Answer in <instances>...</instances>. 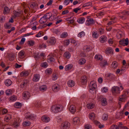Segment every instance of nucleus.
<instances>
[{
	"mask_svg": "<svg viewBox=\"0 0 129 129\" xmlns=\"http://www.w3.org/2000/svg\"><path fill=\"white\" fill-rule=\"evenodd\" d=\"M94 105L93 104H88L87 105V108L88 109H92L94 107Z\"/></svg>",
	"mask_w": 129,
	"mask_h": 129,
	"instance_id": "nucleus-40",
	"label": "nucleus"
},
{
	"mask_svg": "<svg viewBox=\"0 0 129 129\" xmlns=\"http://www.w3.org/2000/svg\"><path fill=\"white\" fill-rule=\"evenodd\" d=\"M29 74L28 72L27 71L22 72L20 73V76L21 77L23 76H27Z\"/></svg>",
	"mask_w": 129,
	"mask_h": 129,
	"instance_id": "nucleus-30",
	"label": "nucleus"
},
{
	"mask_svg": "<svg viewBox=\"0 0 129 129\" xmlns=\"http://www.w3.org/2000/svg\"><path fill=\"white\" fill-rule=\"evenodd\" d=\"M90 47L89 46H85L83 48V50L84 51H86V52L90 50L89 49Z\"/></svg>",
	"mask_w": 129,
	"mask_h": 129,
	"instance_id": "nucleus-49",
	"label": "nucleus"
},
{
	"mask_svg": "<svg viewBox=\"0 0 129 129\" xmlns=\"http://www.w3.org/2000/svg\"><path fill=\"white\" fill-rule=\"evenodd\" d=\"M21 106V104L19 102L16 103L14 104V106L15 107H17V106L20 107Z\"/></svg>",
	"mask_w": 129,
	"mask_h": 129,
	"instance_id": "nucleus-58",
	"label": "nucleus"
},
{
	"mask_svg": "<svg viewBox=\"0 0 129 129\" xmlns=\"http://www.w3.org/2000/svg\"><path fill=\"white\" fill-rule=\"evenodd\" d=\"M26 118L28 120H33L35 119V117L32 114L29 115H26L25 116Z\"/></svg>",
	"mask_w": 129,
	"mask_h": 129,
	"instance_id": "nucleus-22",
	"label": "nucleus"
},
{
	"mask_svg": "<svg viewBox=\"0 0 129 129\" xmlns=\"http://www.w3.org/2000/svg\"><path fill=\"white\" fill-rule=\"evenodd\" d=\"M47 88L46 86L45 85H42L40 87V91H44L46 90Z\"/></svg>",
	"mask_w": 129,
	"mask_h": 129,
	"instance_id": "nucleus-32",
	"label": "nucleus"
},
{
	"mask_svg": "<svg viewBox=\"0 0 129 129\" xmlns=\"http://www.w3.org/2000/svg\"><path fill=\"white\" fill-rule=\"evenodd\" d=\"M55 60V59L52 57L50 56L48 59V62H54Z\"/></svg>",
	"mask_w": 129,
	"mask_h": 129,
	"instance_id": "nucleus-42",
	"label": "nucleus"
},
{
	"mask_svg": "<svg viewBox=\"0 0 129 129\" xmlns=\"http://www.w3.org/2000/svg\"><path fill=\"white\" fill-rule=\"evenodd\" d=\"M104 30L102 28H100L98 30V33L100 35H102L104 33Z\"/></svg>",
	"mask_w": 129,
	"mask_h": 129,
	"instance_id": "nucleus-45",
	"label": "nucleus"
},
{
	"mask_svg": "<svg viewBox=\"0 0 129 129\" xmlns=\"http://www.w3.org/2000/svg\"><path fill=\"white\" fill-rule=\"evenodd\" d=\"M73 66L72 64H69L68 65H67L65 68V70L67 71L68 70L71 69L72 67Z\"/></svg>",
	"mask_w": 129,
	"mask_h": 129,
	"instance_id": "nucleus-34",
	"label": "nucleus"
},
{
	"mask_svg": "<svg viewBox=\"0 0 129 129\" xmlns=\"http://www.w3.org/2000/svg\"><path fill=\"white\" fill-rule=\"evenodd\" d=\"M43 35V33L41 32H39L38 34L36 35V37H40L42 36Z\"/></svg>",
	"mask_w": 129,
	"mask_h": 129,
	"instance_id": "nucleus-59",
	"label": "nucleus"
},
{
	"mask_svg": "<svg viewBox=\"0 0 129 129\" xmlns=\"http://www.w3.org/2000/svg\"><path fill=\"white\" fill-rule=\"evenodd\" d=\"M85 35V34L84 32L82 31L78 35V37L81 38L82 37L84 36Z\"/></svg>",
	"mask_w": 129,
	"mask_h": 129,
	"instance_id": "nucleus-41",
	"label": "nucleus"
},
{
	"mask_svg": "<svg viewBox=\"0 0 129 129\" xmlns=\"http://www.w3.org/2000/svg\"><path fill=\"white\" fill-rule=\"evenodd\" d=\"M20 14V12H16L15 11L14 13V14L15 17H18L19 14Z\"/></svg>",
	"mask_w": 129,
	"mask_h": 129,
	"instance_id": "nucleus-63",
	"label": "nucleus"
},
{
	"mask_svg": "<svg viewBox=\"0 0 129 129\" xmlns=\"http://www.w3.org/2000/svg\"><path fill=\"white\" fill-rule=\"evenodd\" d=\"M47 21V20L45 18V17L44 16L41 18L39 22L41 24H44Z\"/></svg>",
	"mask_w": 129,
	"mask_h": 129,
	"instance_id": "nucleus-14",
	"label": "nucleus"
},
{
	"mask_svg": "<svg viewBox=\"0 0 129 129\" xmlns=\"http://www.w3.org/2000/svg\"><path fill=\"white\" fill-rule=\"evenodd\" d=\"M118 65V63L116 61H113L112 64V67L115 68H116Z\"/></svg>",
	"mask_w": 129,
	"mask_h": 129,
	"instance_id": "nucleus-38",
	"label": "nucleus"
},
{
	"mask_svg": "<svg viewBox=\"0 0 129 129\" xmlns=\"http://www.w3.org/2000/svg\"><path fill=\"white\" fill-rule=\"evenodd\" d=\"M30 122L28 121H26L23 123V125L24 126H28L30 125Z\"/></svg>",
	"mask_w": 129,
	"mask_h": 129,
	"instance_id": "nucleus-31",
	"label": "nucleus"
},
{
	"mask_svg": "<svg viewBox=\"0 0 129 129\" xmlns=\"http://www.w3.org/2000/svg\"><path fill=\"white\" fill-rule=\"evenodd\" d=\"M105 52L108 54H113V49L110 47H109L107 48L105 50Z\"/></svg>",
	"mask_w": 129,
	"mask_h": 129,
	"instance_id": "nucleus-7",
	"label": "nucleus"
},
{
	"mask_svg": "<svg viewBox=\"0 0 129 129\" xmlns=\"http://www.w3.org/2000/svg\"><path fill=\"white\" fill-rule=\"evenodd\" d=\"M111 90L113 94L119 93L120 91V88L117 86H116L112 87Z\"/></svg>",
	"mask_w": 129,
	"mask_h": 129,
	"instance_id": "nucleus-4",
	"label": "nucleus"
},
{
	"mask_svg": "<svg viewBox=\"0 0 129 129\" xmlns=\"http://www.w3.org/2000/svg\"><path fill=\"white\" fill-rule=\"evenodd\" d=\"M85 21V18L83 17H81L77 20V22L79 23H83Z\"/></svg>",
	"mask_w": 129,
	"mask_h": 129,
	"instance_id": "nucleus-21",
	"label": "nucleus"
},
{
	"mask_svg": "<svg viewBox=\"0 0 129 129\" xmlns=\"http://www.w3.org/2000/svg\"><path fill=\"white\" fill-rule=\"evenodd\" d=\"M25 55L24 51L23 50L21 51L19 53V55L20 58H22L24 57Z\"/></svg>",
	"mask_w": 129,
	"mask_h": 129,
	"instance_id": "nucleus-29",
	"label": "nucleus"
},
{
	"mask_svg": "<svg viewBox=\"0 0 129 129\" xmlns=\"http://www.w3.org/2000/svg\"><path fill=\"white\" fill-rule=\"evenodd\" d=\"M125 41L124 40H120L119 42V44L122 45H124Z\"/></svg>",
	"mask_w": 129,
	"mask_h": 129,
	"instance_id": "nucleus-54",
	"label": "nucleus"
},
{
	"mask_svg": "<svg viewBox=\"0 0 129 129\" xmlns=\"http://www.w3.org/2000/svg\"><path fill=\"white\" fill-rule=\"evenodd\" d=\"M100 64L101 66L103 67H105L106 65H108L107 61L105 60H102Z\"/></svg>",
	"mask_w": 129,
	"mask_h": 129,
	"instance_id": "nucleus-23",
	"label": "nucleus"
},
{
	"mask_svg": "<svg viewBox=\"0 0 129 129\" xmlns=\"http://www.w3.org/2000/svg\"><path fill=\"white\" fill-rule=\"evenodd\" d=\"M94 122L95 124L96 125H98L99 128H103L104 127V125H101L100 123L97 121L94 120Z\"/></svg>",
	"mask_w": 129,
	"mask_h": 129,
	"instance_id": "nucleus-28",
	"label": "nucleus"
},
{
	"mask_svg": "<svg viewBox=\"0 0 129 129\" xmlns=\"http://www.w3.org/2000/svg\"><path fill=\"white\" fill-rule=\"evenodd\" d=\"M92 5L91 3L90 2H89L87 3H85L83 6V7H85L87 6H90Z\"/></svg>",
	"mask_w": 129,
	"mask_h": 129,
	"instance_id": "nucleus-62",
	"label": "nucleus"
},
{
	"mask_svg": "<svg viewBox=\"0 0 129 129\" xmlns=\"http://www.w3.org/2000/svg\"><path fill=\"white\" fill-rule=\"evenodd\" d=\"M20 124L19 123V122H18L17 121H15L14 123V126H15L16 127L18 126Z\"/></svg>",
	"mask_w": 129,
	"mask_h": 129,
	"instance_id": "nucleus-50",
	"label": "nucleus"
},
{
	"mask_svg": "<svg viewBox=\"0 0 129 129\" xmlns=\"http://www.w3.org/2000/svg\"><path fill=\"white\" fill-rule=\"evenodd\" d=\"M29 83V81L27 80H23L21 84L20 85V87L21 88H23L24 86H26L27 85V84Z\"/></svg>",
	"mask_w": 129,
	"mask_h": 129,
	"instance_id": "nucleus-8",
	"label": "nucleus"
},
{
	"mask_svg": "<svg viewBox=\"0 0 129 129\" xmlns=\"http://www.w3.org/2000/svg\"><path fill=\"white\" fill-rule=\"evenodd\" d=\"M44 16L45 17V18L48 20V19H49L50 20V19H51V17L52 16V14H51L50 13H46L45 14H44Z\"/></svg>",
	"mask_w": 129,
	"mask_h": 129,
	"instance_id": "nucleus-13",
	"label": "nucleus"
},
{
	"mask_svg": "<svg viewBox=\"0 0 129 129\" xmlns=\"http://www.w3.org/2000/svg\"><path fill=\"white\" fill-rule=\"evenodd\" d=\"M10 11V9L7 6L4 7V10L3 12V14H5L9 13Z\"/></svg>",
	"mask_w": 129,
	"mask_h": 129,
	"instance_id": "nucleus-24",
	"label": "nucleus"
},
{
	"mask_svg": "<svg viewBox=\"0 0 129 129\" xmlns=\"http://www.w3.org/2000/svg\"><path fill=\"white\" fill-rule=\"evenodd\" d=\"M87 79L86 76H84L81 78V82L82 84L84 85L86 84L87 81Z\"/></svg>",
	"mask_w": 129,
	"mask_h": 129,
	"instance_id": "nucleus-12",
	"label": "nucleus"
},
{
	"mask_svg": "<svg viewBox=\"0 0 129 129\" xmlns=\"http://www.w3.org/2000/svg\"><path fill=\"white\" fill-rule=\"evenodd\" d=\"M126 98V96L125 95H122L120 97L119 100L120 101L124 102Z\"/></svg>",
	"mask_w": 129,
	"mask_h": 129,
	"instance_id": "nucleus-25",
	"label": "nucleus"
},
{
	"mask_svg": "<svg viewBox=\"0 0 129 129\" xmlns=\"http://www.w3.org/2000/svg\"><path fill=\"white\" fill-rule=\"evenodd\" d=\"M27 43L29 46H33L34 45L35 42L33 40H30L28 41Z\"/></svg>",
	"mask_w": 129,
	"mask_h": 129,
	"instance_id": "nucleus-39",
	"label": "nucleus"
},
{
	"mask_svg": "<svg viewBox=\"0 0 129 129\" xmlns=\"http://www.w3.org/2000/svg\"><path fill=\"white\" fill-rule=\"evenodd\" d=\"M52 72V70L50 69H47L45 70V72L47 74L49 75L51 74Z\"/></svg>",
	"mask_w": 129,
	"mask_h": 129,
	"instance_id": "nucleus-33",
	"label": "nucleus"
},
{
	"mask_svg": "<svg viewBox=\"0 0 129 129\" xmlns=\"http://www.w3.org/2000/svg\"><path fill=\"white\" fill-rule=\"evenodd\" d=\"M29 93L28 92L25 91L23 92V96L24 97V99H28L29 97Z\"/></svg>",
	"mask_w": 129,
	"mask_h": 129,
	"instance_id": "nucleus-11",
	"label": "nucleus"
},
{
	"mask_svg": "<svg viewBox=\"0 0 129 129\" xmlns=\"http://www.w3.org/2000/svg\"><path fill=\"white\" fill-rule=\"evenodd\" d=\"M52 16L51 17V19H50V21H52L53 20L57 19L56 17H55V15H54L52 14Z\"/></svg>",
	"mask_w": 129,
	"mask_h": 129,
	"instance_id": "nucleus-57",
	"label": "nucleus"
},
{
	"mask_svg": "<svg viewBox=\"0 0 129 129\" xmlns=\"http://www.w3.org/2000/svg\"><path fill=\"white\" fill-rule=\"evenodd\" d=\"M48 43H49L50 45H54L56 43V39L53 37L50 38L47 41Z\"/></svg>",
	"mask_w": 129,
	"mask_h": 129,
	"instance_id": "nucleus-5",
	"label": "nucleus"
},
{
	"mask_svg": "<svg viewBox=\"0 0 129 129\" xmlns=\"http://www.w3.org/2000/svg\"><path fill=\"white\" fill-rule=\"evenodd\" d=\"M35 105L36 107L39 108L41 106V103L40 101L36 102L35 104Z\"/></svg>",
	"mask_w": 129,
	"mask_h": 129,
	"instance_id": "nucleus-36",
	"label": "nucleus"
},
{
	"mask_svg": "<svg viewBox=\"0 0 129 129\" xmlns=\"http://www.w3.org/2000/svg\"><path fill=\"white\" fill-rule=\"evenodd\" d=\"M11 90L9 89L7 90L6 91L5 93L7 95H9L11 94Z\"/></svg>",
	"mask_w": 129,
	"mask_h": 129,
	"instance_id": "nucleus-56",
	"label": "nucleus"
},
{
	"mask_svg": "<svg viewBox=\"0 0 129 129\" xmlns=\"http://www.w3.org/2000/svg\"><path fill=\"white\" fill-rule=\"evenodd\" d=\"M40 78V76L39 74H35L33 79V81L34 82H37L39 80Z\"/></svg>",
	"mask_w": 129,
	"mask_h": 129,
	"instance_id": "nucleus-10",
	"label": "nucleus"
},
{
	"mask_svg": "<svg viewBox=\"0 0 129 129\" xmlns=\"http://www.w3.org/2000/svg\"><path fill=\"white\" fill-rule=\"evenodd\" d=\"M15 55L14 54H11L9 57V59L10 61H12L15 59Z\"/></svg>",
	"mask_w": 129,
	"mask_h": 129,
	"instance_id": "nucleus-37",
	"label": "nucleus"
},
{
	"mask_svg": "<svg viewBox=\"0 0 129 129\" xmlns=\"http://www.w3.org/2000/svg\"><path fill=\"white\" fill-rule=\"evenodd\" d=\"M86 61V60L85 59L82 58L79 60L78 61V62L81 65H82L85 63Z\"/></svg>",
	"mask_w": 129,
	"mask_h": 129,
	"instance_id": "nucleus-26",
	"label": "nucleus"
},
{
	"mask_svg": "<svg viewBox=\"0 0 129 129\" xmlns=\"http://www.w3.org/2000/svg\"><path fill=\"white\" fill-rule=\"evenodd\" d=\"M95 117V114L93 113H91L90 114L89 116V118L91 120L94 119Z\"/></svg>",
	"mask_w": 129,
	"mask_h": 129,
	"instance_id": "nucleus-35",
	"label": "nucleus"
},
{
	"mask_svg": "<svg viewBox=\"0 0 129 129\" xmlns=\"http://www.w3.org/2000/svg\"><path fill=\"white\" fill-rule=\"evenodd\" d=\"M94 23V21L93 19L88 18L86 21V25L87 26H89Z\"/></svg>",
	"mask_w": 129,
	"mask_h": 129,
	"instance_id": "nucleus-6",
	"label": "nucleus"
},
{
	"mask_svg": "<svg viewBox=\"0 0 129 129\" xmlns=\"http://www.w3.org/2000/svg\"><path fill=\"white\" fill-rule=\"evenodd\" d=\"M70 42V40H67L64 41V44L65 45L68 46Z\"/></svg>",
	"mask_w": 129,
	"mask_h": 129,
	"instance_id": "nucleus-60",
	"label": "nucleus"
},
{
	"mask_svg": "<svg viewBox=\"0 0 129 129\" xmlns=\"http://www.w3.org/2000/svg\"><path fill=\"white\" fill-rule=\"evenodd\" d=\"M69 109L70 112L73 114L76 111V107L74 105H71L69 107Z\"/></svg>",
	"mask_w": 129,
	"mask_h": 129,
	"instance_id": "nucleus-9",
	"label": "nucleus"
},
{
	"mask_svg": "<svg viewBox=\"0 0 129 129\" xmlns=\"http://www.w3.org/2000/svg\"><path fill=\"white\" fill-rule=\"evenodd\" d=\"M111 129H118V127H117V125H112L111 127Z\"/></svg>",
	"mask_w": 129,
	"mask_h": 129,
	"instance_id": "nucleus-64",
	"label": "nucleus"
},
{
	"mask_svg": "<svg viewBox=\"0 0 129 129\" xmlns=\"http://www.w3.org/2000/svg\"><path fill=\"white\" fill-rule=\"evenodd\" d=\"M5 26L8 29H10L11 27L10 24L9 23H7Z\"/></svg>",
	"mask_w": 129,
	"mask_h": 129,
	"instance_id": "nucleus-55",
	"label": "nucleus"
},
{
	"mask_svg": "<svg viewBox=\"0 0 129 129\" xmlns=\"http://www.w3.org/2000/svg\"><path fill=\"white\" fill-rule=\"evenodd\" d=\"M95 58H97L99 60H101L102 59V56L100 55H96L95 56Z\"/></svg>",
	"mask_w": 129,
	"mask_h": 129,
	"instance_id": "nucleus-51",
	"label": "nucleus"
},
{
	"mask_svg": "<svg viewBox=\"0 0 129 129\" xmlns=\"http://www.w3.org/2000/svg\"><path fill=\"white\" fill-rule=\"evenodd\" d=\"M70 127V124L68 122H63L61 126V129H69Z\"/></svg>",
	"mask_w": 129,
	"mask_h": 129,
	"instance_id": "nucleus-2",
	"label": "nucleus"
},
{
	"mask_svg": "<svg viewBox=\"0 0 129 129\" xmlns=\"http://www.w3.org/2000/svg\"><path fill=\"white\" fill-rule=\"evenodd\" d=\"M97 85L94 81H92L90 82L89 85V88L90 92L91 91L95 90L97 88Z\"/></svg>",
	"mask_w": 129,
	"mask_h": 129,
	"instance_id": "nucleus-1",
	"label": "nucleus"
},
{
	"mask_svg": "<svg viewBox=\"0 0 129 129\" xmlns=\"http://www.w3.org/2000/svg\"><path fill=\"white\" fill-rule=\"evenodd\" d=\"M10 100L14 101L16 100V98H15V96L14 95H13L11 96L9 98Z\"/></svg>",
	"mask_w": 129,
	"mask_h": 129,
	"instance_id": "nucleus-61",
	"label": "nucleus"
},
{
	"mask_svg": "<svg viewBox=\"0 0 129 129\" xmlns=\"http://www.w3.org/2000/svg\"><path fill=\"white\" fill-rule=\"evenodd\" d=\"M108 118V115L107 114H103V116H102V119L104 120H106Z\"/></svg>",
	"mask_w": 129,
	"mask_h": 129,
	"instance_id": "nucleus-43",
	"label": "nucleus"
},
{
	"mask_svg": "<svg viewBox=\"0 0 129 129\" xmlns=\"http://www.w3.org/2000/svg\"><path fill=\"white\" fill-rule=\"evenodd\" d=\"M41 66L42 67L46 68L48 66L47 63L45 62L42 63L41 64Z\"/></svg>",
	"mask_w": 129,
	"mask_h": 129,
	"instance_id": "nucleus-52",
	"label": "nucleus"
},
{
	"mask_svg": "<svg viewBox=\"0 0 129 129\" xmlns=\"http://www.w3.org/2000/svg\"><path fill=\"white\" fill-rule=\"evenodd\" d=\"M68 86L70 87H72L74 85V82L72 80H69L67 82Z\"/></svg>",
	"mask_w": 129,
	"mask_h": 129,
	"instance_id": "nucleus-17",
	"label": "nucleus"
},
{
	"mask_svg": "<svg viewBox=\"0 0 129 129\" xmlns=\"http://www.w3.org/2000/svg\"><path fill=\"white\" fill-rule=\"evenodd\" d=\"M92 36L93 38H97L98 37V35L96 32H93Z\"/></svg>",
	"mask_w": 129,
	"mask_h": 129,
	"instance_id": "nucleus-48",
	"label": "nucleus"
},
{
	"mask_svg": "<svg viewBox=\"0 0 129 129\" xmlns=\"http://www.w3.org/2000/svg\"><path fill=\"white\" fill-rule=\"evenodd\" d=\"M107 104V99L105 98H103L101 100V104L103 106H106Z\"/></svg>",
	"mask_w": 129,
	"mask_h": 129,
	"instance_id": "nucleus-19",
	"label": "nucleus"
},
{
	"mask_svg": "<svg viewBox=\"0 0 129 129\" xmlns=\"http://www.w3.org/2000/svg\"><path fill=\"white\" fill-rule=\"evenodd\" d=\"M107 40V38L105 36H101L100 39V42L102 43L106 41Z\"/></svg>",
	"mask_w": 129,
	"mask_h": 129,
	"instance_id": "nucleus-15",
	"label": "nucleus"
},
{
	"mask_svg": "<svg viewBox=\"0 0 129 129\" xmlns=\"http://www.w3.org/2000/svg\"><path fill=\"white\" fill-rule=\"evenodd\" d=\"M61 110L60 108L55 105L52 106L51 108V111L55 113H58L61 111Z\"/></svg>",
	"mask_w": 129,
	"mask_h": 129,
	"instance_id": "nucleus-3",
	"label": "nucleus"
},
{
	"mask_svg": "<svg viewBox=\"0 0 129 129\" xmlns=\"http://www.w3.org/2000/svg\"><path fill=\"white\" fill-rule=\"evenodd\" d=\"M5 84L7 86H9L11 85L12 83V81L9 79H7L5 82Z\"/></svg>",
	"mask_w": 129,
	"mask_h": 129,
	"instance_id": "nucleus-20",
	"label": "nucleus"
},
{
	"mask_svg": "<svg viewBox=\"0 0 129 129\" xmlns=\"http://www.w3.org/2000/svg\"><path fill=\"white\" fill-rule=\"evenodd\" d=\"M85 129H91V126L88 124L85 125L84 126Z\"/></svg>",
	"mask_w": 129,
	"mask_h": 129,
	"instance_id": "nucleus-53",
	"label": "nucleus"
},
{
	"mask_svg": "<svg viewBox=\"0 0 129 129\" xmlns=\"http://www.w3.org/2000/svg\"><path fill=\"white\" fill-rule=\"evenodd\" d=\"M68 36V34L67 32H64L62 33L61 35V37L64 38Z\"/></svg>",
	"mask_w": 129,
	"mask_h": 129,
	"instance_id": "nucleus-46",
	"label": "nucleus"
},
{
	"mask_svg": "<svg viewBox=\"0 0 129 129\" xmlns=\"http://www.w3.org/2000/svg\"><path fill=\"white\" fill-rule=\"evenodd\" d=\"M56 86V84L53 85L52 87V88L53 90L55 92H57L59 90V88L58 86Z\"/></svg>",
	"mask_w": 129,
	"mask_h": 129,
	"instance_id": "nucleus-18",
	"label": "nucleus"
},
{
	"mask_svg": "<svg viewBox=\"0 0 129 129\" xmlns=\"http://www.w3.org/2000/svg\"><path fill=\"white\" fill-rule=\"evenodd\" d=\"M64 56L66 58L69 59L70 57L71 54L69 52H66L64 54Z\"/></svg>",
	"mask_w": 129,
	"mask_h": 129,
	"instance_id": "nucleus-27",
	"label": "nucleus"
},
{
	"mask_svg": "<svg viewBox=\"0 0 129 129\" xmlns=\"http://www.w3.org/2000/svg\"><path fill=\"white\" fill-rule=\"evenodd\" d=\"M73 121L74 123L75 124V123L79 121V119L78 117H76L73 119Z\"/></svg>",
	"mask_w": 129,
	"mask_h": 129,
	"instance_id": "nucleus-47",
	"label": "nucleus"
},
{
	"mask_svg": "<svg viewBox=\"0 0 129 129\" xmlns=\"http://www.w3.org/2000/svg\"><path fill=\"white\" fill-rule=\"evenodd\" d=\"M107 77L108 79H110V80H111L114 77V76L113 74H109Z\"/></svg>",
	"mask_w": 129,
	"mask_h": 129,
	"instance_id": "nucleus-44",
	"label": "nucleus"
},
{
	"mask_svg": "<svg viewBox=\"0 0 129 129\" xmlns=\"http://www.w3.org/2000/svg\"><path fill=\"white\" fill-rule=\"evenodd\" d=\"M41 120L43 122H47L50 121V119L49 117L43 116L41 118Z\"/></svg>",
	"mask_w": 129,
	"mask_h": 129,
	"instance_id": "nucleus-16",
	"label": "nucleus"
}]
</instances>
